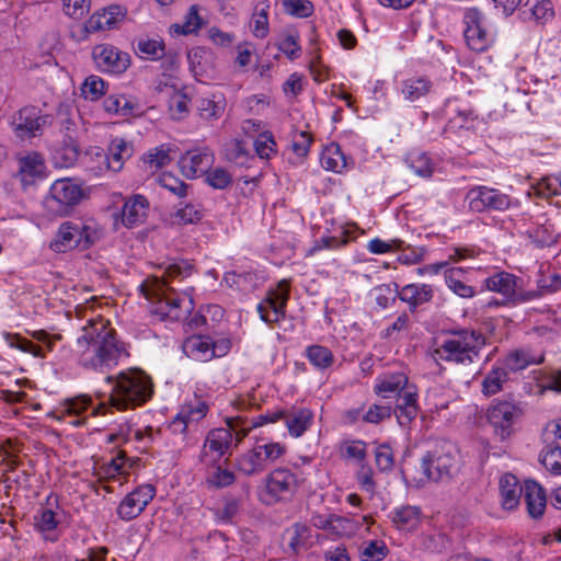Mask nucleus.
Returning a JSON list of instances; mask_svg holds the SVG:
<instances>
[{
	"label": "nucleus",
	"instance_id": "nucleus-1",
	"mask_svg": "<svg viewBox=\"0 0 561 561\" xmlns=\"http://www.w3.org/2000/svg\"><path fill=\"white\" fill-rule=\"evenodd\" d=\"M82 335L77 344L81 348L80 363L87 367L103 371L116 365L124 353L123 344L116 340L115 332L100 321H91L82 328Z\"/></svg>",
	"mask_w": 561,
	"mask_h": 561
},
{
	"label": "nucleus",
	"instance_id": "nucleus-2",
	"mask_svg": "<svg viewBox=\"0 0 561 561\" xmlns=\"http://www.w3.org/2000/svg\"><path fill=\"white\" fill-rule=\"evenodd\" d=\"M152 394L148 376L139 370L121 373L112 387L110 401L117 410H127L144 404Z\"/></svg>",
	"mask_w": 561,
	"mask_h": 561
},
{
	"label": "nucleus",
	"instance_id": "nucleus-3",
	"mask_svg": "<svg viewBox=\"0 0 561 561\" xmlns=\"http://www.w3.org/2000/svg\"><path fill=\"white\" fill-rule=\"evenodd\" d=\"M484 345V336L476 331L459 330L449 332V336L435 350L439 359L467 365L478 356Z\"/></svg>",
	"mask_w": 561,
	"mask_h": 561
},
{
	"label": "nucleus",
	"instance_id": "nucleus-4",
	"mask_svg": "<svg viewBox=\"0 0 561 561\" xmlns=\"http://www.w3.org/2000/svg\"><path fill=\"white\" fill-rule=\"evenodd\" d=\"M459 467V454L451 443H444L428 451L421 461L424 478L435 482L450 480L458 472Z\"/></svg>",
	"mask_w": 561,
	"mask_h": 561
},
{
	"label": "nucleus",
	"instance_id": "nucleus-5",
	"mask_svg": "<svg viewBox=\"0 0 561 561\" xmlns=\"http://www.w3.org/2000/svg\"><path fill=\"white\" fill-rule=\"evenodd\" d=\"M83 198V191L71 179L56 180L43 201L45 210L50 216H66Z\"/></svg>",
	"mask_w": 561,
	"mask_h": 561
},
{
	"label": "nucleus",
	"instance_id": "nucleus-6",
	"mask_svg": "<svg viewBox=\"0 0 561 561\" xmlns=\"http://www.w3.org/2000/svg\"><path fill=\"white\" fill-rule=\"evenodd\" d=\"M142 293L148 300H151L150 312L160 320L178 321L182 318L181 299L169 286L165 279H156L149 287L142 286Z\"/></svg>",
	"mask_w": 561,
	"mask_h": 561
},
{
	"label": "nucleus",
	"instance_id": "nucleus-7",
	"mask_svg": "<svg viewBox=\"0 0 561 561\" xmlns=\"http://www.w3.org/2000/svg\"><path fill=\"white\" fill-rule=\"evenodd\" d=\"M290 284L287 279L278 282L277 287L267 291L265 299L257 305V312L266 323H276L285 318L289 299Z\"/></svg>",
	"mask_w": 561,
	"mask_h": 561
},
{
	"label": "nucleus",
	"instance_id": "nucleus-8",
	"mask_svg": "<svg viewBox=\"0 0 561 561\" xmlns=\"http://www.w3.org/2000/svg\"><path fill=\"white\" fill-rule=\"evenodd\" d=\"M520 415V409L510 401H497L492 404L486 413L489 423L494 428V433L502 440L506 439L513 433V424Z\"/></svg>",
	"mask_w": 561,
	"mask_h": 561
},
{
	"label": "nucleus",
	"instance_id": "nucleus-9",
	"mask_svg": "<svg viewBox=\"0 0 561 561\" xmlns=\"http://www.w3.org/2000/svg\"><path fill=\"white\" fill-rule=\"evenodd\" d=\"M242 420L239 416L228 417L226 420L227 428H215L208 433L201 455L203 461H205V457L207 456V448L215 451L217 454V458H220L229 449L233 435L236 436L237 443L241 442L239 440V437L241 436L239 423Z\"/></svg>",
	"mask_w": 561,
	"mask_h": 561
},
{
	"label": "nucleus",
	"instance_id": "nucleus-10",
	"mask_svg": "<svg viewBox=\"0 0 561 561\" xmlns=\"http://www.w3.org/2000/svg\"><path fill=\"white\" fill-rule=\"evenodd\" d=\"M471 210L482 213L485 210H505L511 205L506 194L486 186L471 188L466 196Z\"/></svg>",
	"mask_w": 561,
	"mask_h": 561
},
{
	"label": "nucleus",
	"instance_id": "nucleus-11",
	"mask_svg": "<svg viewBox=\"0 0 561 561\" xmlns=\"http://www.w3.org/2000/svg\"><path fill=\"white\" fill-rule=\"evenodd\" d=\"M93 60L99 70L113 75H121L130 65V56L107 44L96 45L92 50Z\"/></svg>",
	"mask_w": 561,
	"mask_h": 561
},
{
	"label": "nucleus",
	"instance_id": "nucleus-12",
	"mask_svg": "<svg viewBox=\"0 0 561 561\" xmlns=\"http://www.w3.org/2000/svg\"><path fill=\"white\" fill-rule=\"evenodd\" d=\"M156 490L151 484H145L127 494L117 507L118 516L124 520H131L140 515L148 503L153 499Z\"/></svg>",
	"mask_w": 561,
	"mask_h": 561
},
{
	"label": "nucleus",
	"instance_id": "nucleus-13",
	"mask_svg": "<svg viewBox=\"0 0 561 561\" xmlns=\"http://www.w3.org/2000/svg\"><path fill=\"white\" fill-rule=\"evenodd\" d=\"M465 38L470 49L474 51H483L488 48L490 39L483 27V15L476 9L471 8L465 13Z\"/></svg>",
	"mask_w": 561,
	"mask_h": 561
},
{
	"label": "nucleus",
	"instance_id": "nucleus-14",
	"mask_svg": "<svg viewBox=\"0 0 561 561\" xmlns=\"http://www.w3.org/2000/svg\"><path fill=\"white\" fill-rule=\"evenodd\" d=\"M126 10L117 4L96 11L84 24L88 33L115 28L125 18Z\"/></svg>",
	"mask_w": 561,
	"mask_h": 561
},
{
	"label": "nucleus",
	"instance_id": "nucleus-15",
	"mask_svg": "<svg viewBox=\"0 0 561 561\" xmlns=\"http://www.w3.org/2000/svg\"><path fill=\"white\" fill-rule=\"evenodd\" d=\"M45 123V117L41 115V111L35 106H25L12 117L14 130L21 137L35 136Z\"/></svg>",
	"mask_w": 561,
	"mask_h": 561
},
{
	"label": "nucleus",
	"instance_id": "nucleus-16",
	"mask_svg": "<svg viewBox=\"0 0 561 561\" xmlns=\"http://www.w3.org/2000/svg\"><path fill=\"white\" fill-rule=\"evenodd\" d=\"M214 157L208 151H187L179 160L181 172L187 179H194L205 173L211 165Z\"/></svg>",
	"mask_w": 561,
	"mask_h": 561
},
{
	"label": "nucleus",
	"instance_id": "nucleus-17",
	"mask_svg": "<svg viewBox=\"0 0 561 561\" xmlns=\"http://www.w3.org/2000/svg\"><path fill=\"white\" fill-rule=\"evenodd\" d=\"M217 345L208 336L193 335L183 343V352L186 356L201 362L211 359L216 354Z\"/></svg>",
	"mask_w": 561,
	"mask_h": 561
},
{
	"label": "nucleus",
	"instance_id": "nucleus-18",
	"mask_svg": "<svg viewBox=\"0 0 561 561\" xmlns=\"http://www.w3.org/2000/svg\"><path fill=\"white\" fill-rule=\"evenodd\" d=\"M296 484V477L287 469H276L266 479V492L274 500L290 493Z\"/></svg>",
	"mask_w": 561,
	"mask_h": 561
},
{
	"label": "nucleus",
	"instance_id": "nucleus-19",
	"mask_svg": "<svg viewBox=\"0 0 561 561\" xmlns=\"http://www.w3.org/2000/svg\"><path fill=\"white\" fill-rule=\"evenodd\" d=\"M80 244L81 234L79 233V226L67 221L59 227L57 236L50 242L49 248L57 253H65L80 247Z\"/></svg>",
	"mask_w": 561,
	"mask_h": 561
},
{
	"label": "nucleus",
	"instance_id": "nucleus-20",
	"mask_svg": "<svg viewBox=\"0 0 561 561\" xmlns=\"http://www.w3.org/2000/svg\"><path fill=\"white\" fill-rule=\"evenodd\" d=\"M524 500L527 511L533 518H538L543 515L547 500L540 484L533 480L526 481L524 484Z\"/></svg>",
	"mask_w": 561,
	"mask_h": 561
},
{
	"label": "nucleus",
	"instance_id": "nucleus-21",
	"mask_svg": "<svg viewBox=\"0 0 561 561\" xmlns=\"http://www.w3.org/2000/svg\"><path fill=\"white\" fill-rule=\"evenodd\" d=\"M149 203L142 195H135L124 204L122 210V221L124 226L131 228L145 220L147 217Z\"/></svg>",
	"mask_w": 561,
	"mask_h": 561
},
{
	"label": "nucleus",
	"instance_id": "nucleus-22",
	"mask_svg": "<svg viewBox=\"0 0 561 561\" xmlns=\"http://www.w3.org/2000/svg\"><path fill=\"white\" fill-rule=\"evenodd\" d=\"M133 146L123 138H114L107 148V168L114 172L122 170L125 161L133 156Z\"/></svg>",
	"mask_w": 561,
	"mask_h": 561
},
{
	"label": "nucleus",
	"instance_id": "nucleus-23",
	"mask_svg": "<svg viewBox=\"0 0 561 561\" xmlns=\"http://www.w3.org/2000/svg\"><path fill=\"white\" fill-rule=\"evenodd\" d=\"M500 492L503 507L513 510L519 503L520 496L524 495V486L519 485L514 474L505 473L500 480Z\"/></svg>",
	"mask_w": 561,
	"mask_h": 561
},
{
	"label": "nucleus",
	"instance_id": "nucleus-24",
	"mask_svg": "<svg viewBox=\"0 0 561 561\" xmlns=\"http://www.w3.org/2000/svg\"><path fill=\"white\" fill-rule=\"evenodd\" d=\"M267 463L263 457L262 448L257 445L251 450L241 455L237 460V468L245 476H253L263 472Z\"/></svg>",
	"mask_w": 561,
	"mask_h": 561
},
{
	"label": "nucleus",
	"instance_id": "nucleus-25",
	"mask_svg": "<svg viewBox=\"0 0 561 561\" xmlns=\"http://www.w3.org/2000/svg\"><path fill=\"white\" fill-rule=\"evenodd\" d=\"M518 278L507 272H497L485 279V286L489 290L499 293L505 298H512L515 295Z\"/></svg>",
	"mask_w": 561,
	"mask_h": 561
},
{
	"label": "nucleus",
	"instance_id": "nucleus-26",
	"mask_svg": "<svg viewBox=\"0 0 561 561\" xmlns=\"http://www.w3.org/2000/svg\"><path fill=\"white\" fill-rule=\"evenodd\" d=\"M421 520V510L417 506H401L392 513V523L404 531L415 530Z\"/></svg>",
	"mask_w": 561,
	"mask_h": 561
},
{
	"label": "nucleus",
	"instance_id": "nucleus-27",
	"mask_svg": "<svg viewBox=\"0 0 561 561\" xmlns=\"http://www.w3.org/2000/svg\"><path fill=\"white\" fill-rule=\"evenodd\" d=\"M432 296H433V289L430 285H426V284L405 285L399 294L400 299L408 302L413 308H415L419 305L430 301L432 299Z\"/></svg>",
	"mask_w": 561,
	"mask_h": 561
},
{
	"label": "nucleus",
	"instance_id": "nucleus-28",
	"mask_svg": "<svg viewBox=\"0 0 561 561\" xmlns=\"http://www.w3.org/2000/svg\"><path fill=\"white\" fill-rule=\"evenodd\" d=\"M207 411L208 405L204 401L196 400L195 405L192 403L185 404L173 421V426L182 425L181 432H184L190 421H198L203 419Z\"/></svg>",
	"mask_w": 561,
	"mask_h": 561
},
{
	"label": "nucleus",
	"instance_id": "nucleus-29",
	"mask_svg": "<svg viewBox=\"0 0 561 561\" xmlns=\"http://www.w3.org/2000/svg\"><path fill=\"white\" fill-rule=\"evenodd\" d=\"M432 88V82L426 78H410L403 82L402 94L405 100L417 101L426 95Z\"/></svg>",
	"mask_w": 561,
	"mask_h": 561
},
{
	"label": "nucleus",
	"instance_id": "nucleus-30",
	"mask_svg": "<svg viewBox=\"0 0 561 561\" xmlns=\"http://www.w3.org/2000/svg\"><path fill=\"white\" fill-rule=\"evenodd\" d=\"M408 383V378L404 374H393L385 377L376 387L377 393L382 394L385 398H389L392 394H399L402 392Z\"/></svg>",
	"mask_w": 561,
	"mask_h": 561
},
{
	"label": "nucleus",
	"instance_id": "nucleus-31",
	"mask_svg": "<svg viewBox=\"0 0 561 561\" xmlns=\"http://www.w3.org/2000/svg\"><path fill=\"white\" fill-rule=\"evenodd\" d=\"M321 165L329 171L342 172L346 168V158L337 145H331L321 154Z\"/></svg>",
	"mask_w": 561,
	"mask_h": 561
},
{
	"label": "nucleus",
	"instance_id": "nucleus-32",
	"mask_svg": "<svg viewBox=\"0 0 561 561\" xmlns=\"http://www.w3.org/2000/svg\"><path fill=\"white\" fill-rule=\"evenodd\" d=\"M242 421L239 423V431L241 433V436L239 437V440H242L250 432L251 428L262 426L267 423H274L285 417V412L282 410L261 414L252 420L243 419L239 416Z\"/></svg>",
	"mask_w": 561,
	"mask_h": 561
},
{
	"label": "nucleus",
	"instance_id": "nucleus-33",
	"mask_svg": "<svg viewBox=\"0 0 561 561\" xmlns=\"http://www.w3.org/2000/svg\"><path fill=\"white\" fill-rule=\"evenodd\" d=\"M187 59L190 62V68L194 75L203 76L207 72L208 67L213 61V54L205 48L197 47L187 54Z\"/></svg>",
	"mask_w": 561,
	"mask_h": 561
},
{
	"label": "nucleus",
	"instance_id": "nucleus-34",
	"mask_svg": "<svg viewBox=\"0 0 561 561\" xmlns=\"http://www.w3.org/2000/svg\"><path fill=\"white\" fill-rule=\"evenodd\" d=\"M312 421V413L308 409H300L290 416L286 417V425L291 436H301L309 427Z\"/></svg>",
	"mask_w": 561,
	"mask_h": 561
},
{
	"label": "nucleus",
	"instance_id": "nucleus-35",
	"mask_svg": "<svg viewBox=\"0 0 561 561\" xmlns=\"http://www.w3.org/2000/svg\"><path fill=\"white\" fill-rule=\"evenodd\" d=\"M540 461L553 474H561V445L546 444Z\"/></svg>",
	"mask_w": 561,
	"mask_h": 561
},
{
	"label": "nucleus",
	"instance_id": "nucleus-36",
	"mask_svg": "<svg viewBox=\"0 0 561 561\" xmlns=\"http://www.w3.org/2000/svg\"><path fill=\"white\" fill-rule=\"evenodd\" d=\"M389 552L388 547L381 540L364 541L359 548L362 561H381Z\"/></svg>",
	"mask_w": 561,
	"mask_h": 561
},
{
	"label": "nucleus",
	"instance_id": "nucleus-37",
	"mask_svg": "<svg viewBox=\"0 0 561 561\" xmlns=\"http://www.w3.org/2000/svg\"><path fill=\"white\" fill-rule=\"evenodd\" d=\"M507 380V371L504 367L493 368L482 381V392L492 396L502 390L503 383Z\"/></svg>",
	"mask_w": 561,
	"mask_h": 561
},
{
	"label": "nucleus",
	"instance_id": "nucleus-38",
	"mask_svg": "<svg viewBox=\"0 0 561 561\" xmlns=\"http://www.w3.org/2000/svg\"><path fill=\"white\" fill-rule=\"evenodd\" d=\"M242 507V501L238 497H226L224 506L215 511L217 520L224 524H234Z\"/></svg>",
	"mask_w": 561,
	"mask_h": 561
},
{
	"label": "nucleus",
	"instance_id": "nucleus-39",
	"mask_svg": "<svg viewBox=\"0 0 561 561\" xmlns=\"http://www.w3.org/2000/svg\"><path fill=\"white\" fill-rule=\"evenodd\" d=\"M409 167L420 176L430 178L433 174V163L425 152L412 151L407 157Z\"/></svg>",
	"mask_w": 561,
	"mask_h": 561
},
{
	"label": "nucleus",
	"instance_id": "nucleus-40",
	"mask_svg": "<svg viewBox=\"0 0 561 561\" xmlns=\"http://www.w3.org/2000/svg\"><path fill=\"white\" fill-rule=\"evenodd\" d=\"M107 83L99 76H89L81 85V94L84 99L96 101L106 93Z\"/></svg>",
	"mask_w": 561,
	"mask_h": 561
},
{
	"label": "nucleus",
	"instance_id": "nucleus-41",
	"mask_svg": "<svg viewBox=\"0 0 561 561\" xmlns=\"http://www.w3.org/2000/svg\"><path fill=\"white\" fill-rule=\"evenodd\" d=\"M164 43L159 39L140 38L137 42L136 50L144 58L160 59L164 56Z\"/></svg>",
	"mask_w": 561,
	"mask_h": 561
},
{
	"label": "nucleus",
	"instance_id": "nucleus-42",
	"mask_svg": "<svg viewBox=\"0 0 561 561\" xmlns=\"http://www.w3.org/2000/svg\"><path fill=\"white\" fill-rule=\"evenodd\" d=\"M307 356L311 364L317 368L324 369L332 365L333 355L332 352L321 345H312L307 348Z\"/></svg>",
	"mask_w": 561,
	"mask_h": 561
},
{
	"label": "nucleus",
	"instance_id": "nucleus-43",
	"mask_svg": "<svg viewBox=\"0 0 561 561\" xmlns=\"http://www.w3.org/2000/svg\"><path fill=\"white\" fill-rule=\"evenodd\" d=\"M44 161L38 153H31L20 160V172L23 174V180L26 176L35 178L43 173Z\"/></svg>",
	"mask_w": 561,
	"mask_h": 561
},
{
	"label": "nucleus",
	"instance_id": "nucleus-44",
	"mask_svg": "<svg viewBox=\"0 0 561 561\" xmlns=\"http://www.w3.org/2000/svg\"><path fill=\"white\" fill-rule=\"evenodd\" d=\"M225 154L228 161L233 162L237 165H245L250 157L244 144L240 140H232L226 146Z\"/></svg>",
	"mask_w": 561,
	"mask_h": 561
},
{
	"label": "nucleus",
	"instance_id": "nucleus-45",
	"mask_svg": "<svg viewBox=\"0 0 561 561\" xmlns=\"http://www.w3.org/2000/svg\"><path fill=\"white\" fill-rule=\"evenodd\" d=\"M536 21H548L553 16V9L549 0H527L524 5Z\"/></svg>",
	"mask_w": 561,
	"mask_h": 561
},
{
	"label": "nucleus",
	"instance_id": "nucleus-46",
	"mask_svg": "<svg viewBox=\"0 0 561 561\" xmlns=\"http://www.w3.org/2000/svg\"><path fill=\"white\" fill-rule=\"evenodd\" d=\"M170 150L163 146L154 148L142 157L144 164H147L152 171H157L171 162Z\"/></svg>",
	"mask_w": 561,
	"mask_h": 561
},
{
	"label": "nucleus",
	"instance_id": "nucleus-47",
	"mask_svg": "<svg viewBox=\"0 0 561 561\" xmlns=\"http://www.w3.org/2000/svg\"><path fill=\"white\" fill-rule=\"evenodd\" d=\"M536 359L530 356L528 353H526L525 351H520V350H517V351H514L512 353H510L506 358H505V362H504V365H505V369H510L512 371H518V370H522V369H525L527 366L531 365V364H536Z\"/></svg>",
	"mask_w": 561,
	"mask_h": 561
},
{
	"label": "nucleus",
	"instance_id": "nucleus-48",
	"mask_svg": "<svg viewBox=\"0 0 561 561\" xmlns=\"http://www.w3.org/2000/svg\"><path fill=\"white\" fill-rule=\"evenodd\" d=\"M201 27V18L196 5H192L186 14L184 24H173L171 30L176 34H192Z\"/></svg>",
	"mask_w": 561,
	"mask_h": 561
},
{
	"label": "nucleus",
	"instance_id": "nucleus-49",
	"mask_svg": "<svg viewBox=\"0 0 561 561\" xmlns=\"http://www.w3.org/2000/svg\"><path fill=\"white\" fill-rule=\"evenodd\" d=\"M7 341L13 347H16L23 352L33 354L36 357H44L45 351L41 345L34 344L32 341L22 337L19 334H7Z\"/></svg>",
	"mask_w": 561,
	"mask_h": 561
},
{
	"label": "nucleus",
	"instance_id": "nucleus-50",
	"mask_svg": "<svg viewBox=\"0 0 561 561\" xmlns=\"http://www.w3.org/2000/svg\"><path fill=\"white\" fill-rule=\"evenodd\" d=\"M188 98L185 93L175 92L169 103L170 115L173 119L180 121L188 113Z\"/></svg>",
	"mask_w": 561,
	"mask_h": 561
},
{
	"label": "nucleus",
	"instance_id": "nucleus-51",
	"mask_svg": "<svg viewBox=\"0 0 561 561\" xmlns=\"http://www.w3.org/2000/svg\"><path fill=\"white\" fill-rule=\"evenodd\" d=\"M79 153L78 145L69 137V140L65 141L64 146L57 151L56 159H58L61 167L67 168L78 160Z\"/></svg>",
	"mask_w": 561,
	"mask_h": 561
},
{
	"label": "nucleus",
	"instance_id": "nucleus-52",
	"mask_svg": "<svg viewBox=\"0 0 561 561\" xmlns=\"http://www.w3.org/2000/svg\"><path fill=\"white\" fill-rule=\"evenodd\" d=\"M286 13L298 18H308L313 12V4L309 0H283Z\"/></svg>",
	"mask_w": 561,
	"mask_h": 561
},
{
	"label": "nucleus",
	"instance_id": "nucleus-53",
	"mask_svg": "<svg viewBox=\"0 0 561 561\" xmlns=\"http://www.w3.org/2000/svg\"><path fill=\"white\" fill-rule=\"evenodd\" d=\"M159 183L162 187L167 188L179 197H184L187 192V185L180 179L171 173H163L159 176Z\"/></svg>",
	"mask_w": 561,
	"mask_h": 561
},
{
	"label": "nucleus",
	"instance_id": "nucleus-54",
	"mask_svg": "<svg viewBox=\"0 0 561 561\" xmlns=\"http://www.w3.org/2000/svg\"><path fill=\"white\" fill-rule=\"evenodd\" d=\"M342 455L347 459H354L358 462L366 459V443L363 440H352L344 443Z\"/></svg>",
	"mask_w": 561,
	"mask_h": 561
},
{
	"label": "nucleus",
	"instance_id": "nucleus-55",
	"mask_svg": "<svg viewBox=\"0 0 561 561\" xmlns=\"http://www.w3.org/2000/svg\"><path fill=\"white\" fill-rule=\"evenodd\" d=\"M206 181L214 188L224 190L231 184L232 178L227 170L216 168L207 173Z\"/></svg>",
	"mask_w": 561,
	"mask_h": 561
},
{
	"label": "nucleus",
	"instance_id": "nucleus-56",
	"mask_svg": "<svg viewBox=\"0 0 561 561\" xmlns=\"http://www.w3.org/2000/svg\"><path fill=\"white\" fill-rule=\"evenodd\" d=\"M289 534L290 539L288 546L294 552H296L309 538L310 528L305 524L296 523Z\"/></svg>",
	"mask_w": 561,
	"mask_h": 561
},
{
	"label": "nucleus",
	"instance_id": "nucleus-57",
	"mask_svg": "<svg viewBox=\"0 0 561 561\" xmlns=\"http://www.w3.org/2000/svg\"><path fill=\"white\" fill-rule=\"evenodd\" d=\"M376 466L380 471H391L393 468V454L388 444H382L375 451Z\"/></svg>",
	"mask_w": 561,
	"mask_h": 561
},
{
	"label": "nucleus",
	"instance_id": "nucleus-58",
	"mask_svg": "<svg viewBox=\"0 0 561 561\" xmlns=\"http://www.w3.org/2000/svg\"><path fill=\"white\" fill-rule=\"evenodd\" d=\"M64 12L73 18L81 19L90 9L91 0H61Z\"/></svg>",
	"mask_w": 561,
	"mask_h": 561
},
{
	"label": "nucleus",
	"instance_id": "nucleus-59",
	"mask_svg": "<svg viewBox=\"0 0 561 561\" xmlns=\"http://www.w3.org/2000/svg\"><path fill=\"white\" fill-rule=\"evenodd\" d=\"M423 548L430 552H443L448 548V539L444 534L426 535L423 538Z\"/></svg>",
	"mask_w": 561,
	"mask_h": 561
},
{
	"label": "nucleus",
	"instance_id": "nucleus-60",
	"mask_svg": "<svg viewBox=\"0 0 561 561\" xmlns=\"http://www.w3.org/2000/svg\"><path fill=\"white\" fill-rule=\"evenodd\" d=\"M203 214L198 207L192 204L185 205L183 208L178 209L175 218L181 224H194L202 219Z\"/></svg>",
	"mask_w": 561,
	"mask_h": 561
},
{
	"label": "nucleus",
	"instance_id": "nucleus-61",
	"mask_svg": "<svg viewBox=\"0 0 561 561\" xmlns=\"http://www.w3.org/2000/svg\"><path fill=\"white\" fill-rule=\"evenodd\" d=\"M253 34L257 38H264L268 33V19L266 8L256 9L253 16Z\"/></svg>",
	"mask_w": 561,
	"mask_h": 561
},
{
	"label": "nucleus",
	"instance_id": "nucleus-62",
	"mask_svg": "<svg viewBox=\"0 0 561 561\" xmlns=\"http://www.w3.org/2000/svg\"><path fill=\"white\" fill-rule=\"evenodd\" d=\"M353 530L354 526L351 519L337 515H331V527L329 533L336 536H348Z\"/></svg>",
	"mask_w": 561,
	"mask_h": 561
},
{
	"label": "nucleus",
	"instance_id": "nucleus-63",
	"mask_svg": "<svg viewBox=\"0 0 561 561\" xmlns=\"http://www.w3.org/2000/svg\"><path fill=\"white\" fill-rule=\"evenodd\" d=\"M391 416V408L388 405L374 404L364 415V421L368 423H380Z\"/></svg>",
	"mask_w": 561,
	"mask_h": 561
},
{
	"label": "nucleus",
	"instance_id": "nucleus-64",
	"mask_svg": "<svg viewBox=\"0 0 561 561\" xmlns=\"http://www.w3.org/2000/svg\"><path fill=\"white\" fill-rule=\"evenodd\" d=\"M198 111L203 118L213 119L218 118L221 115L224 108L213 100L202 99L198 104Z\"/></svg>",
	"mask_w": 561,
	"mask_h": 561
}]
</instances>
